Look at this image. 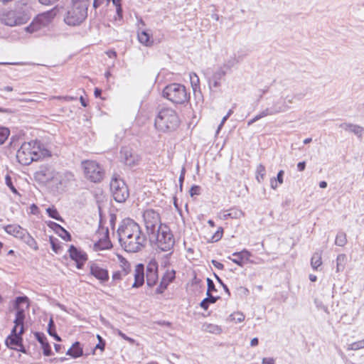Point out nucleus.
I'll return each mask as SVG.
<instances>
[{
    "instance_id": "f257e3e1",
    "label": "nucleus",
    "mask_w": 364,
    "mask_h": 364,
    "mask_svg": "<svg viewBox=\"0 0 364 364\" xmlns=\"http://www.w3.org/2000/svg\"><path fill=\"white\" fill-rule=\"evenodd\" d=\"M121 246L129 252H137L146 245L147 237L141 227L132 219H124L117 230Z\"/></svg>"
},
{
    "instance_id": "f03ea898",
    "label": "nucleus",
    "mask_w": 364,
    "mask_h": 364,
    "mask_svg": "<svg viewBox=\"0 0 364 364\" xmlns=\"http://www.w3.org/2000/svg\"><path fill=\"white\" fill-rule=\"evenodd\" d=\"M31 17L28 6L21 3L16 4L13 9H4L0 12V22L10 27L25 24Z\"/></svg>"
},
{
    "instance_id": "7ed1b4c3",
    "label": "nucleus",
    "mask_w": 364,
    "mask_h": 364,
    "mask_svg": "<svg viewBox=\"0 0 364 364\" xmlns=\"http://www.w3.org/2000/svg\"><path fill=\"white\" fill-rule=\"evenodd\" d=\"M179 124V117L177 112L171 108H162L155 118L156 128L163 132L174 131Z\"/></svg>"
},
{
    "instance_id": "20e7f679",
    "label": "nucleus",
    "mask_w": 364,
    "mask_h": 364,
    "mask_svg": "<svg viewBox=\"0 0 364 364\" xmlns=\"http://www.w3.org/2000/svg\"><path fill=\"white\" fill-rule=\"evenodd\" d=\"M303 97V94H296L287 95L285 97L282 95L280 97H274L273 98L272 103L263 110L267 116L284 112L290 108L289 104H292L294 102V100L296 99L300 100Z\"/></svg>"
},
{
    "instance_id": "39448f33",
    "label": "nucleus",
    "mask_w": 364,
    "mask_h": 364,
    "mask_svg": "<svg viewBox=\"0 0 364 364\" xmlns=\"http://www.w3.org/2000/svg\"><path fill=\"white\" fill-rule=\"evenodd\" d=\"M148 237L151 244H154L164 252L171 250L175 244L173 235L167 225H164L159 231L154 233L153 238L151 236Z\"/></svg>"
},
{
    "instance_id": "423d86ee",
    "label": "nucleus",
    "mask_w": 364,
    "mask_h": 364,
    "mask_svg": "<svg viewBox=\"0 0 364 364\" xmlns=\"http://www.w3.org/2000/svg\"><path fill=\"white\" fill-rule=\"evenodd\" d=\"M163 97L173 104L183 105L188 101L190 95L183 85L171 83L164 88Z\"/></svg>"
},
{
    "instance_id": "0eeeda50",
    "label": "nucleus",
    "mask_w": 364,
    "mask_h": 364,
    "mask_svg": "<svg viewBox=\"0 0 364 364\" xmlns=\"http://www.w3.org/2000/svg\"><path fill=\"white\" fill-rule=\"evenodd\" d=\"M36 144L37 141H31L25 142L21 145L16 153V158L20 164L26 166L38 159L39 154L35 149V144Z\"/></svg>"
},
{
    "instance_id": "6e6552de",
    "label": "nucleus",
    "mask_w": 364,
    "mask_h": 364,
    "mask_svg": "<svg viewBox=\"0 0 364 364\" xmlns=\"http://www.w3.org/2000/svg\"><path fill=\"white\" fill-rule=\"evenodd\" d=\"M144 223L148 237H153L154 233L159 231L165 225L162 224L160 215L153 209H147L143 213Z\"/></svg>"
},
{
    "instance_id": "1a4fd4ad",
    "label": "nucleus",
    "mask_w": 364,
    "mask_h": 364,
    "mask_svg": "<svg viewBox=\"0 0 364 364\" xmlns=\"http://www.w3.org/2000/svg\"><path fill=\"white\" fill-rule=\"evenodd\" d=\"M110 191L115 201L124 203L129 196V191L125 182L119 178L113 177L110 182Z\"/></svg>"
},
{
    "instance_id": "9d476101",
    "label": "nucleus",
    "mask_w": 364,
    "mask_h": 364,
    "mask_svg": "<svg viewBox=\"0 0 364 364\" xmlns=\"http://www.w3.org/2000/svg\"><path fill=\"white\" fill-rule=\"evenodd\" d=\"M85 176L94 183L100 182L104 177L102 168L95 161H84L82 162Z\"/></svg>"
},
{
    "instance_id": "9b49d317",
    "label": "nucleus",
    "mask_w": 364,
    "mask_h": 364,
    "mask_svg": "<svg viewBox=\"0 0 364 364\" xmlns=\"http://www.w3.org/2000/svg\"><path fill=\"white\" fill-rule=\"evenodd\" d=\"M87 16V10L78 7L75 8V6L71 5L64 18V21L69 26H75L80 24Z\"/></svg>"
},
{
    "instance_id": "f8f14e48",
    "label": "nucleus",
    "mask_w": 364,
    "mask_h": 364,
    "mask_svg": "<svg viewBox=\"0 0 364 364\" xmlns=\"http://www.w3.org/2000/svg\"><path fill=\"white\" fill-rule=\"evenodd\" d=\"M120 159L126 166L132 167L139 164V156L131 148L124 146L120 151Z\"/></svg>"
},
{
    "instance_id": "ddd939ff",
    "label": "nucleus",
    "mask_w": 364,
    "mask_h": 364,
    "mask_svg": "<svg viewBox=\"0 0 364 364\" xmlns=\"http://www.w3.org/2000/svg\"><path fill=\"white\" fill-rule=\"evenodd\" d=\"M24 333V328H20L18 332L16 328H13L11 333L7 337L6 340V346L11 349H17L18 346H21L23 342L22 335Z\"/></svg>"
},
{
    "instance_id": "4468645a",
    "label": "nucleus",
    "mask_w": 364,
    "mask_h": 364,
    "mask_svg": "<svg viewBox=\"0 0 364 364\" xmlns=\"http://www.w3.org/2000/svg\"><path fill=\"white\" fill-rule=\"evenodd\" d=\"M68 251L70 258L76 262L77 268L82 269L87 259V254L74 245H70Z\"/></svg>"
},
{
    "instance_id": "2eb2a0df",
    "label": "nucleus",
    "mask_w": 364,
    "mask_h": 364,
    "mask_svg": "<svg viewBox=\"0 0 364 364\" xmlns=\"http://www.w3.org/2000/svg\"><path fill=\"white\" fill-rule=\"evenodd\" d=\"M35 177L38 181H49L55 180V174L50 166H42L40 167V169L36 172Z\"/></svg>"
},
{
    "instance_id": "dca6fc26",
    "label": "nucleus",
    "mask_w": 364,
    "mask_h": 364,
    "mask_svg": "<svg viewBox=\"0 0 364 364\" xmlns=\"http://www.w3.org/2000/svg\"><path fill=\"white\" fill-rule=\"evenodd\" d=\"M339 127L345 132L354 134L359 139H362L364 134V128L358 124L343 122L339 124Z\"/></svg>"
},
{
    "instance_id": "f3484780",
    "label": "nucleus",
    "mask_w": 364,
    "mask_h": 364,
    "mask_svg": "<svg viewBox=\"0 0 364 364\" xmlns=\"http://www.w3.org/2000/svg\"><path fill=\"white\" fill-rule=\"evenodd\" d=\"M227 71L220 65L213 73L208 80L210 87H218L220 85V80L226 75Z\"/></svg>"
},
{
    "instance_id": "a211bd4d",
    "label": "nucleus",
    "mask_w": 364,
    "mask_h": 364,
    "mask_svg": "<svg viewBox=\"0 0 364 364\" xmlns=\"http://www.w3.org/2000/svg\"><path fill=\"white\" fill-rule=\"evenodd\" d=\"M134 282L132 285V288H139L144 283V266L142 264H138L134 270Z\"/></svg>"
},
{
    "instance_id": "6ab92c4d",
    "label": "nucleus",
    "mask_w": 364,
    "mask_h": 364,
    "mask_svg": "<svg viewBox=\"0 0 364 364\" xmlns=\"http://www.w3.org/2000/svg\"><path fill=\"white\" fill-rule=\"evenodd\" d=\"M90 273L95 278L100 280L102 282H105L108 280L109 274L107 269L99 267L96 264H92L90 267Z\"/></svg>"
},
{
    "instance_id": "aec40b11",
    "label": "nucleus",
    "mask_w": 364,
    "mask_h": 364,
    "mask_svg": "<svg viewBox=\"0 0 364 364\" xmlns=\"http://www.w3.org/2000/svg\"><path fill=\"white\" fill-rule=\"evenodd\" d=\"M4 229L8 234L11 235L20 240L23 237L24 232L26 231V229L16 224L6 225L4 227Z\"/></svg>"
},
{
    "instance_id": "412c9836",
    "label": "nucleus",
    "mask_w": 364,
    "mask_h": 364,
    "mask_svg": "<svg viewBox=\"0 0 364 364\" xmlns=\"http://www.w3.org/2000/svg\"><path fill=\"white\" fill-rule=\"evenodd\" d=\"M36 338L41 343L43 348V355L46 356H50L52 355L51 348L48 343L46 336L39 332L35 333Z\"/></svg>"
},
{
    "instance_id": "4be33fe9",
    "label": "nucleus",
    "mask_w": 364,
    "mask_h": 364,
    "mask_svg": "<svg viewBox=\"0 0 364 364\" xmlns=\"http://www.w3.org/2000/svg\"><path fill=\"white\" fill-rule=\"evenodd\" d=\"M57 14L56 7L52 9L50 11L44 12L37 16L38 21L41 23L43 26H47L54 18Z\"/></svg>"
},
{
    "instance_id": "5701e85b",
    "label": "nucleus",
    "mask_w": 364,
    "mask_h": 364,
    "mask_svg": "<svg viewBox=\"0 0 364 364\" xmlns=\"http://www.w3.org/2000/svg\"><path fill=\"white\" fill-rule=\"evenodd\" d=\"M55 179L61 186H66L70 182L75 180L74 175L70 171H64L55 174Z\"/></svg>"
},
{
    "instance_id": "b1692460",
    "label": "nucleus",
    "mask_w": 364,
    "mask_h": 364,
    "mask_svg": "<svg viewBox=\"0 0 364 364\" xmlns=\"http://www.w3.org/2000/svg\"><path fill=\"white\" fill-rule=\"evenodd\" d=\"M82 354L83 350L82 348L81 347L80 343L78 341L75 342L73 344L72 347L70 348L66 352L67 355H69L73 358H79L82 356Z\"/></svg>"
},
{
    "instance_id": "393cba45",
    "label": "nucleus",
    "mask_w": 364,
    "mask_h": 364,
    "mask_svg": "<svg viewBox=\"0 0 364 364\" xmlns=\"http://www.w3.org/2000/svg\"><path fill=\"white\" fill-rule=\"evenodd\" d=\"M201 330L204 332L213 333V334H220L222 332V328L220 326L213 324L205 323L202 325Z\"/></svg>"
},
{
    "instance_id": "a878e982",
    "label": "nucleus",
    "mask_w": 364,
    "mask_h": 364,
    "mask_svg": "<svg viewBox=\"0 0 364 364\" xmlns=\"http://www.w3.org/2000/svg\"><path fill=\"white\" fill-rule=\"evenodd\" d=\"M25 319V312L23 309H16V316L14 320L15 326L14 328H16V330H17L18 326H21V328H24L23 322Z\"/></svg>"
},
{
    "instance_id": "bb28decb",
    "label": "nucleus",
    "mask_w": 364,
    "mask_h": 364,
    "mask_svg": "<svg viewBox=\"0 0 364 364\" xmlns=\"http://www.w3.org/2000/svg\"><path fill=\"white\" fill-rule=\"evenodd\" d=\"M28 246L31 248L37 250L38 249V245L35 239L29 234V232L26 230L23 237L21 239Z\"/></svg>"
},
{
    "instance_id": "cd10ccee",
    "label": "nucleus",
    "mask_w": 364,
    "mask_h": 364,
    "mask_svg": "<svg viewBox=\"0 0 364 364\" xmlns=\"http://www.w3.org/2000/svg\"><path fill=\"white\" fill-rule=\"evenodd\" d=\"M124 267L121 271H116L112 274L113 280H120L123 277L128 274L130 269V265L127 262L124 263Z\"/></svg>"
},
{
    "instance_id": "c85d7f7f",
    "label": "nucleus",
    "mask_w": 364,
    "mask_h": 364,
    "mask_svg": "<svg viewBox=\"0 0 364 364\" xmlns=\"http://www.w3.org/2000/svg\"><path fill=\"white\" fill-rule=\"evenodd\" d=\"M206 295L207 297L203 299L200 304V307L204 310H208L209 304H215L220 298L219 296H214L211 294H208Z\"/></svg>"
},
{
    "instance_id": "c756f323",
    "label": "nucleus",
    "mask_w": 364,
    "mask_h": 364,
    "mask_svg": "<svg viewBox=\"0 0 364 364\" xmlns=\"http://www.w3.org/2000/svg\"><path fill=\"white\" fill-rule=\"evenodd\" d=\"M347 257L345 254H340L336 258V272H340L344 270Z\"/></svg>"
},
{
    "instance_id": "7c9ffc66",
    "label": "nucleus",
    "mask_w": 364,
    "mask_h": 364,
    "mask_svg": "<svg viewBox=\"0 0 364 364\" xmlns=\"http://www.w3.org/2000/svg\"><path fill=\"white\" fill-rule=\"evenodd\" d=\"M42 27H43V25H41V23L38 21L36 17L28 26L25 28V31L27 33H32L39 31Z\"/></svg>"
},
{
    "instance_id": "2f4dec72",
    "label": "nucleus",
    "mask_w": 364,
    "mask_h": 364,
    "mask_svg": "<svg viewBox=\"0 0 364 364\" xmlns=\"http://www.w3.org/2000/svg\"><path fill=\"white\" fill-rule=\"evenodd\" d=\"M322 264L321 261V252H316L311 257V265L314 269H318V268Z\"/></svg>"
},
{
    "instance_id": "473e14b6",
    "label": "nucleus",
    "mask_w": 364,
    "mask_h": 364,
    "mask_svg": "<svg viewBox=\"0 0 364 364\" xmlns=\"http://www.w3.org/2000/svg\"><path fill=\"white\" fill-rule=\"evenodd\" d=\"M138 39L139 42L145 46H150V35L145 31L138 33Z\"/></svg>"
},
{
    "instance_id": "72a5a7b5",
    "label": "nucleus",
    "mask_w": 364,
    "mask_h": 364,
    "mask_svg": "<svg viewBox=\"0 0 364 364\" xmlns=\"http://www.w3.org/2000/svg\"><path fill=\"white\" fill-rule=\"evenodd\" d=\"M266 175V168L262 164H259L256 170V179L259 183H262Z\"/></svg>"
},
{
    "instance_id": "f704fd0d",
    "label": "nucleus",
    "mask_w": 364,
    "mask_h": 364,
    "mask_svg": "<svg viewBox=\"0 0 364 364\" xmlns=\"http://www.w3.org/2000/svg\"><path fill=\"white\" fill-rule=\"evenodd\" d=\"M146 284L149 287H153L156 284L158 280V274L157 272H151L146 274Z\"/></svg>"
},
{
    "instance_id": "c9c22d12",
    "label": "nucleus",
    "mask_w": 364,
    "mask_h": 364,
    "mask_svg": "<svg viewBox=\"0 0 364 364\" xmlns=\"http://www.w3.org/2000/svg\"><path fill=\"white\" fill-rule=\"evenodd\" d=\"M46 212L49 217L55 219L56 220L63 222V219L59 215L58 211L54 207H49L46 209Z\"/></svg>"
},
{
    "instance_id": "e433bc0d",
    "label": "nucleus",
    "mask_w": 364,
    "mask_h": 364,
    "mask_svg": "<svg viewBox=\"0 0 364 364\" xmlns=\"http://www.w3.org/2000/svg\"><path fill=\"white\" fill-rule=\"evenodd\" d=\"M346 242V234L343 232H338L336 237L335 244L339 247H343Z\"/></svg>"
},
{
    "instance_id": "4c0bfd02",
    "label": "nucleus",
    "mask_w": 364,
    "mask_h": 364,
    "mask_svg": "<svg viewBox=\"0 0 364 364\" xmlns=\"http://www.w3.org/2000/svg\"><path fill=\"white\" fill-rule=\"evenodd\" d=\"M48 333H49L50 336H53L55 341H61L60 337L55 332V324L52 319L50 320L49 323H48Z\"/></svg>"
},
{
    "instance_id": "58836bf2",
    "label": "nucleus",
    "mask_w": 364,
    "mask_h": 364,
    "mask_svg": "<svg viewBox=\"0 0 364 364\" xmlns=\"http://www.w3.org/2000/svg\"><path fill=\"white\" fill-rule=\"evenodd\" d=\"M90 0H71V5L75 6V8H80L87 10Z\"/></svg>"
},
{
    "instance_id": "ea45409f",
    "label": "nucleus",
    "mask_w": 364,
    "mask_h": 364,
    "mask_svg": "<svg viewBox=\"0 0 364 364\" xmlns=\"http://www.w3.org/2000/svg\"><path fill=\"white\" fill-rule=\"evenodd\" d=\"M112 247L111 242L109 240H104V241H98L95 244V247L96 250H107Z\"/></svg>"
},
{
    "instance_id": "a19ab883",
    "label": "nucleus",
    "mask_w": 364,
    "mask_h": 364,
    "mask_svg": "<svg viewBox=\"0 0 364 364\" xmlns=\"http://www.w3.org/2000/svg\"><path fill=\"white\" fill-rule=\"evenodd\" d=\"M10 131L8 128L0 127V144H3L8 139Z\"/></svg>"
},
{
    "instance_id": "79ce46f5",
    "label": "nucleus",
    "mask_w": 364,
    "mask_h": 364,
    "mask_svg": "<svg viewBox=\"0 0 364 364\" xmlns=\"http://www.w3.org/2000/svg\"><path fill=\"white\" fill-rule=\"evenodd\" d=\"M250 252L248 250L244 249L243 250L240 252H235L232 254V256L234 257H240V259L248 261L250 257L251 256Z\"/></svg>"
},
{
    "instance_id": "37998d69",
    "label": "nucleus",
    "mask_w": 364,
    "mask_h": 364,
    "mask_svg": "<svg viewBox=\"0 0 364 364\" xmlns=\"http://www.w3.org/2000/svg\"><path fill=\"white\" fill-rule=\"evenodd\" d=\"M190 80L193 90L199 88L200 80L198 76L195 73H190Z\"/></svg>"
},
{
    "instance_id": "c03bdc74",
    "label": "nucleus",
    "mask_w": 364,
    "mask_h": 364,
    "mask_svg": "<svg viewBox=\"0 0 364 364\" xmlns=\"http://www.w3.org/2000/svg\"><path fill=\"white\" fill-rule=\"evenodd\" d=\"M230 213V218L233 219H237L240 218L241 217L244 216V213L237 208H231L228 210Z\"/></svg>"
},
{
    "instance_id": "a18cd8bd",
    "label": "nucleus",
    "mask_w": 364,
    "mask_h": 364,
    "mask_svg": "<svg viewBox=\"0 0 364 364\" xmlns=\"http://www.w3.org/2000/svg\"><path fill=\"white\" fill-rule=\"evenodd\" d=\"M158 272V264L155 260L150 261L146 265V274Z\"/></svg>"
},
{
    "instance_id": "49530a36",
    "label": "nucleus",
    "mask_w": 364,
    "mask_h": 364,
    "mask_svg": "<svg viewBox=\"0 0 364 364\" xmlns=\"http://www.w3.org/2000/svg\"><path fill=\"white\" fill-rule=\"evenodd\" d=\"M5 182L6 186L10 188V190L16 195L20 196V193L17 191V189L13 185L11 178L9 175H6L5 177Z\"/></svg>"
},
{
    "instance_id": "de8ad7c7",
    "label": "nucleus",
    "mask_w": 364,
    "mask_h": 364,
    "mask_svg": "<svg viewBox=\"0 0 364 364\" xmlns=\"http://www.w3.org/2000/svg\"><path fill=\"white\" fill-rule=\"evenodd\" d=\"M175 274L176 272L174 270L171 271H167L162 279H164L165 281L167 282V283L169 284L171 282H172L175 279Z\"/></svg>"
},
{
    "instance_id": "09e8293b",
    "label": "nucleus",
    "mask_w": 364,
    "mask_h": 364,
    "mask_svg": "<svg viewBox=\"0 0 364 364\" xmlns=\"http://www.w3.org/2000/svg\"><path fill=\"white\" fill-rule=\"evenodd\" d=\"M364 348V339L352 343L348 348V350H357Z\"/></svg>"
},
{
    "instance_id": "8fccbe9b",
    "label": "nucleus",
    "mask_w": 364,
    "mask_h": 364,
    "mask_svg": "<svg viewBox=\"0 0 364 364\" xmlns=\"http://www.w3.org/2000/svg\"><path fill=\"white\" fill-rule=\"evenodd\" d=\"M236 63V60L235 58H231L225 61L221 66L227 71H230L232 68Z\"/></svg>"
},
{
    "instance_id": "3c124183",
    "label": "nucleus",
    "mask_w": 364,
    "mask_h": 364,
    "mask_svg": "<svg viewBox=\"0 0 364 364\" xmlns=\"http://www.w3.org/2000/svg\"><path fill=\"white\" fill-rule=\"evenodd\" d=\"M168 284L164 279H161L159 286L156 289V294H162L168 287Z\"/></svg>"
},
{
    "instance_id": "603ef678",
    "label": "nucleus",
    "mask_w": 364,
    "mask_h": 364,
    "mask_svg": "<svg viewBox=\"0 0 364 364\" xmlns=\"http://www.w3.org/2000/svg\"><path fill=\"white\" fill-rule=\"evenodd\" d=\"M267 117L265 112H264V110L261 111L259 114H257L254 118H252V119H250V121H248L247 122V126H250L252 125L253 123H255V122L258 121L259 119L263 118V117Z\"/></svg>"
},
{
    "instance_id": "864d4df0",
    "label": "nucleus",
    "mask_w": 364,
    "mask_h": 364,
    "mask_svg": "<svg viewBox=\"0 0 364 364\" xmlns=\"http://www.w3.org/2000/svg\"><path fill=\"white\" fill-rule=\"evenodd\" d=\"M207 286L208 289L206 294H211V291H217L213 281L210 278H207Z\"/></svg>"
},
{
    "instance_id": "5fc2aeb1",
    "label": "nucleus",
    "mask_w": 364,
    "mask_h": 364,
    "mask_svg": "<svg viewBox=\"0 0 364 364\" xmlns=\"http://www.w3.org/2000/svg\"><path fill=\"white\" fill-rule=\"evenodd\" d=\"M23 303H28V298L27 296H18L16 299L15 309H18L19 308V305Z\"/></svg>"
},
{
    "instance_id": "6e6d98bb",
    "label": "nucleus",
    "mask_w": 364,
    "mask_h": 364,
    "mask_svg": "<svg viewBox=\"0 0 364 364\" xmlns=\"http://www.w3.org/2000/svg\"><path fill=\"white\" fill-rule=\"evenodd\" d=\"M50 245H51V247H52V250L55 252L58 253L59 250L60 249V245L58 242V240L57 239H54L53 237H50Z\"/></svg>"
},
{
    "instance_id": "4d7b16f0",
    "label": "nucleus",
    "mask_w": 364,
    "mask_h": 364,
    "mask_svg": "<svg viewBox=\"0 0 364 364\" xmlns=\"http://www.w3.org/2000/svg\"><path fill=\"white\" fill-rule=\"evenodd\" d=\"M61 233L58 232L59 236L63 238L65 241H70L71 240V235L70 234L63 228V230H60Z\"/></svg>"
},
{
    "instance_id": "13d9d810",
    "label": "nucleus",
    "mask_w": 364,
    "mask_h": 364,
    "mask_svg": "<svg viewBox=\"0 0 364 364\" xmlns=\"http://www.w3.org/2000/svg\"><path fill=\"white\" fill-rule=\"evenodd\" d=\"M232 320L236 321L237 322H242L245 319V316L243 314L240 312L234 313L230 315Z\"/></svg>"
},
{
    "instance_id": "bf43d9fd",
    "label": "nucleus",
    "mask_w": 364,
    "mask_h": 364,
    "mask_svg": "<svg viewBox=\"0 0 364 364\" xmlns=\"http://www.w3.org/2000/svg\"><path fill=\"white\" fill-rule=\"evenodd\" d=\"M115 7H116V13H117V16L114 17L115 20H117V18L119 20H122L123 18V15H122V5L121 4H117V5H114Z\"/></svg>"
},
{
    "instance_id": "052dcab7",
    "label": "nucleus",
    "mask_w": 364,
    "mask_h": 364,
    "mask_svg": "<svg viewBox=\"0 0 364 364\" xmlns=\"http://www.w3.org/2000/svg\"><path fill=\"white\" fill-rule=\"evenodd\" d=\"M200 191V187L199 186L193 185L191 186L189 193L191 197L199 195Z\"/></svg>"
},
{
    "instance_id": "680f3d73",
    "label": "nucleus",
    "mask_w": 364,
    "mask_h": 364,
    "mask_svg": "<svg viewBox=\"0 0 364 364\" xmlns=\"http://www.w3.org/2000/svg\"><path fill=\"white\" fill-rule=\"evenodd\" d=\"M48 225L50 228L53 229L57 233H58L60 230H63V227L55 222L50 221L48 223Z\"/></svg>"
},
{
    "instance_id": "e2e57ef3",
    "label": "nucleus",
    "mask_w": 364,
    "mask_h": 364,
    "mask_svg": "<svg viewBox=\"0 0 364 364\" xmlns=\"http://www.w3.org/2000/svg\"><path fill=\"white\" fill-rule=\"evenodd\" d=\"M228 259L232 260L234 263L237 264L240 267H243L244 262L242 259H240V257H235V258H231L228 257Z\"/></svg>"
},
{
    "instance_id": "0e129e2a",
    "label": "nucleus",
    "mask_w": 364,
    "mask_h": 364,
    "mask_svg": "<svg viewBox=\"0 0 364 364\" xmlns=\"http://www.w3.org/2000/svg\"><path fill=\"white\" fill-rule=\"evenodd\" d=\"M59 0H38L39 3L42 5L50 6L58 2Z\"/></svg>"
},
{
    "instance_id": "69168bd1",
    "label": "nucleus",
    "mask_w": 364,
    "mask_h": 364,
    "mask_svg": "<svg viewBox=\"0 0 364 364\" xmlns=\"http://www.w3.org/2000/svg\"><path fill=\"white\" fill-rule=\"evenodd\" d=\"M223 228H220L219 230L215 233L213 238L215 239V241L219 240L223 236Z\"/></svg>"
},
{
    "instance_id": "338daca9",
    "label": "nucleus",
    "mask_w": 364,
    "mask_h": 364,
    "mask_svg": "<svg viewBox=\"0 0 364 364\" xmlns=\"http://www.w3.org/2000/svg\"><path fill=\"white\" fill-rule=\"evenodd\" d=\"M284 174V171L283 170H280L277 176V178H275L279 184L283 183V176Z\"/></svg>"
},
{
    "instance_id": "774afa93",
    "label": "nucleus",
    "mask_w": 364,
    "mask_h": 364,
    "mask_svg": "<svg viewBox=\"0 0 364 364\" xmlns=\"http://www.w3.org/2000/svg\"><path fill=\"white\" fill-rule=\"evenodd\" d=\"M211 263L213 264V265L215 268H217V269H218L222 270V269H224V265H223L222 263H220V262H218L217 260L213 259V260L211 261Z\"/></svg>"
}]
</instances>
